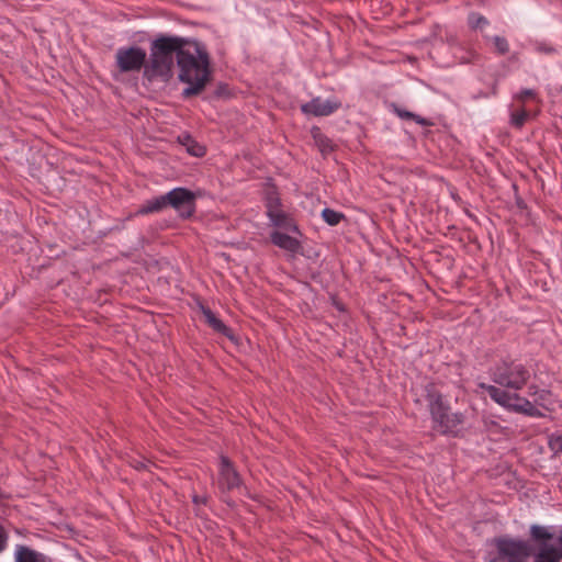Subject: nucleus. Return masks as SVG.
I'll list each match as a JSON object with an SVG mask.
<instances>
[{"instance_id": "nucleus-1", "label": "nucleus", "mask_w": 562, "mask_h": 562, "mask_svg": "<svg viewBox=\"0 0 562 562\" xmlns=\"http://www.w3.org/2000/svg\"><path fill=\"white\" fill-rule=\"evenodd\" d=\"M529 378V371L521 363L502 362L491 371V379L498 386L486 383H481L479 386L495 403L510 412L529 417H541L542 413L528 398L517 393L527 384Z\"/></svg>"}, {"instance_id": "nucleus-2", "label": "nucleus", "mask_w": 562, "mask_h": 562, "mask_svg": "<svg viewBox=\"0 0 562 562\" xmlns=\"http://www.w3.org/2000/svg\"><path fill=\"white\" fill-rule=\"evenodd\" d=\"M179 80L187 85L182 94H199L210 80V61L204 46L196 41H188L179 52Z\"/></svg>"}, {"instance_id": "nucleus-3", "label": "nucleus", "mask_w": 562, "mask_h": 562, "mask_svg": "<svg viewBox=\"0 0 562 562\" xmlns=\"http://www.w3.org/2000/svg\"><path fill=\"white\" fill-rule=\"evenodd\" d=\"M187 40L178 36H160L150 45V56L145 65L144 76L149 80L167 81L172 75L175 57L179 60V52Z\"/></svg>"}, {"instance_id": "nucleus-4", "label": "nucleus", "mask_w": 562, "mask_h": 562, "mask_svg": "<svg viewBox=\"0 0 562 562\" xmlns=\"http://www.w3.org/2000/svg\"><path fill=\"white\" fill-rule=\"evenodd\" d=\"M428 406L434 422V428L441 434H451L462 423V416L450 414L448 406L443 403L441 395L428 394Z\"/></svg>"}, {"instance_id": "nucleus-5", "label": "nucleus", "mask_w": 562, "mask_h": 562, "mask_svg": "<svg viewBox=\"0 0 562 562\" xmlns=\"http://www.w3.org/2000/svg\"><path fill=\"white\" fill-rule=\"evenodd\" d=\"M530 536L538 543L535 562H560L562 559V547L548 542L554 538V533L549 527L532 525L530 527Z\"/></svg>"}, {"instance_id": "nucleus-6", "label": "nucleus", "mask_w": 562, "mask_h": 562, "mask_svg": "<svg viewBox=\"0 0 562 562\" xmlns=\"http://www.w3.org/2000/svg\"><path fill=\"white\" fill-rule=\"evenodd\" d=\"M498 554L490 562H525L529 557V546L524 540L501 538L496 541Z\"/></svg>"}, {"instance_id": "nucleus-7", "label": "nucleus", "mask_w": 562, "mask_h": 562, "mask_svg": "<svg viewBox=\"0 0 562 562\" xmlns=\"http://www.w3.org/2000/svg\"><path fill=\"white\" fill-rule=\"evenodd\" d=\"M267 214L274 226L283 227L289 231H296L290 216L282 210L280 199L276 188L268 186L265 192Z\"/></svg>"}, {"instance_id": "nucleus-8", "label": "nucleus", "mask_w": 562, "mask_h": 562, "mask_svg": "<svg viewBox=\"0 0 562 562\" xmlns=\"http://www.w3.org/2000/svg\"><path fill=\"white\" fill-rule=\"evenodd\" d=\"M168 206L173 207L180 216L189 217L194 212L195 195L186 188H176L166 193Z\"/></svg>"}, {"instance_id": "nucleus-9", "label": "nucleus", "mask_w": 562, "mask_h": 562, "mask_svg": "<svg viewBox=\"0 0 562 562\" xmlns=\"http://www.w3.org/2000/svg\"><path fill=\"white\" fill-rule=\"evenodd\" d=\"M146 52L140 47L120 48L116 63L122 71L139 70L146 65Z\"/></svg>"}, {"instance_id": "nucleus-10", "label": "nucleus", "mask_w": 562, "mask_h": 562, "mask_svg": "<svg viewBox=\"0 0 562 562\" xmlns=\"http://www.w3.org/2000/svg\"><path fill=\"white\" fill-rule=\"evenodd\" d=\"M340 108V102L335 99L314 98L301 105V111L305 115L327 116Z\"/></svg>"}, {"instance_id": "nucleus-11", "label": "nucleus", "mask_w": 562, "mask_h": 562, "mask_svg": "<svg viewBox=\"0 0 562 562\" xmlns=\"http://www.w3.org/2000/svg\"><path fill=\"white\" fill-rule=\"evenodd\" d=\"M239 477L226 458L221 459L218 484L222 488L232 490L239 485Z\"/></svg>"}, {"instance_id": "nucleus-12", "label": "nucleus", "mask_w": 562, "mask_h": 562, "mask_svg": "<svg viewBox=\"0 0 562 562\" xmlns=\"http://www.w3.org/2000/svg\"><path fill=\"white\" fill-rule=\"evenodd\" d=\"M46 557L31 548L18 544L14 550V562H45Z\"/></svg>"}, {"instance_id": "nucleus-13", "label": "nucleus", "mask_w": 562, "mask_h": 562, "mask_svg": "<svg viewBox=\"0 0 562 562\" xmlns=\"http://www.w3.org/2000/svg\"><path fill=\"white\" fill-rule=\"evenodd\" d=\"M271 240L276 246L290 252H296L300 249V243L295 237L280 232L272 233Z\"/></svg>"}, {"instance_id": "nucleus-14", "label": "nucleus", "mask_w": 562, "mask_h": 562, "mask_svg": "<svg viewBox=\"0 0 562 562\" xmlns=\"http://www.w3.org/2000/svg\"><path fill=\"white\" fill-rule=\"evenodd\" d=\"M168 206L166 194L155 196L147 200L136 212V214L145 215L149 213H158Z\"/></svg>"}, {"instance_id": "nucleus-15", "label": "nucleus", "mask_w": 562, "mask_h": 562, "mask_svg": "<svg viewBox=\"0 0 562 562\" xmlns=\"http://www.w3.org/2000/svg\"><path fill=\"white\" fill-rule=\"evenodd\" d=\"M529 395L533 398L531 402L532 405L540 412L538 406L543 408H548L551 404V393L547 390H539L537 386H529Z\"/></svg>"}, {"instance_id": "nucleus-16", "label": "nucleus", "mask_w": 562, "mask_h": 562, "mask_svg": "<svg viewBox=\"0 0 562 562\" xmlns=\"http://www.w3.org/2000/svg\"><path fill=\"white\" fill-rule=\"evenodd\" d=\"M178 140L180 145L184 147L186 150L194 157H201L205 154V148L198 142H195L189 134L180 135L178 137Z\"/></svg>"}, {"instance_id": "nucleus-17", "label": "nucleus", "mask_w": 562, "mask_h": 562, "mask_svg": "<svg viewBox=\"0 0 562 562\" xmlns=\"http://www.w3.org/2000/svg\"><path fill=\"white\" fill-rule=\"evenodd\" d=\"M202 314L206 321V323L214 328L215 330L226 334L228 331V328L222 323L221 319H218L215 314L206 307H202Z\"/></svg>"}, {"instance_id": "nucleus-18", "label": "nucleus", "mask_w": 562, "mask_h": 562, "mask_svg": "<svg viewBox=\"0 0 562 562\" xmlns=\"http://www.w3.org/2000/svg\"><path fill=\"white\" fill-rule=\"evenodd\" d=\"M315 144L318 146L323 154L331 150L330 140L324 136L318 128L312 131Z\"/></svg>"}, {"instance_id": "nucleus-19", "label": "nucleus", "mask_w": 562, "mask_h": 562, "mask_svg": "<svg viewBox=\"0 0 562 562\" xmlns=\"http://www.w3.org/2000/svg\"><path fill=\"white\" fill-rule=\"evenodd\" d=\"M529 117V112L525 109L512 113L510 122L516 127H521Z\"/></svg>"}, {"instance_id": "nucleus-20", "label": "nucleus", "mask_w": 562, "mask_h": 562, "mask_svg": "<svg viewBox=\"0 0 562 562\" xmlns=\"http://www.w3.org/2000/svg\"><path fill=\"white\" fill-rule=\"evenodd\" d=\"M322 216L329 225H337L342 218V214L330 209L323 210Z\"/></svg>"}, {"instance_id": "nucleus-21", "label": "nucleus", "mask_w": 562, "mask_h": 562, "mask_svg": "<svg viewBox=\"0 0 562 562\" xmlns=\"http://www.w3.org/2000/svg\"><path fill=\"white\" fill-rule=\"evenodd\" d=\"M468 22L472 29H482L488 23L487 20L479 13H471Z\"/></svg>"}, {"instance_id": "nucleus-22", "label": "nucleus", "mask_w": 562, "mask_h": 562, "mask_svg": "<svg viewBox=\"0 0 562 562\" xmlns=\"http://www.w3.org/2000/svg\"><path fill=\"white\" fill-rule=\"evenodd\" d=\"M396 113L402 119L414 120L416 123H418L419 125H423V126L428 125V121L426 119L420 117L412 112L396 109Z\"/></svg>"}, {"instance_id": "nucleus-23", "label": "nucleus", "mask_w": 562, "mask_h": 562, "mask_svg": "<svg viewBox=\"0 0 562 562\" xmlns=\"http://www.w3.org/2000/svg\"><path fill=\"white\" fill-rule=\"evenodd\" d=\"M490 40L493 43V45H494V47H495L497 53L505 54V53L508 52L509 46H508L507 41L504 37L493 36Z\"/></svg>"}, {"instance_id": "nucleus-24", "label": "nucleus", "mask_w": 562, "mask_h": 562, "mask_svg": "<svg viewBox=\"0 0 562 562\" xmlns=\"http://www.w3.org/2000/svg\"><path fill=\"white\" fill-rule=\"evenodd\" d=\"M550 446L554 450H562V437L561 436L552 437L550 439Z\"/></svg>"}, {"instance_id": "nucleus-25", "label": "nucleus", "mask_w": 562, "mask_h": 562, "mask_svg": "<svg viewBox=\"0 0 562 562\" xmlns=\"http://www.w3.org/2000/svg\"><path fill=\"white\" fill-rule=\"evenodd\" d=\"M535 97H536L535 91L530 90V89L522 90L521 92H519L517 94V98L521 101L526 100L527 98H535Z\"/></svg>"}, {"instance_id": "nucleus-26", "label": "nucleus", "mask_w": 562, "mask_h": 562, "mask_svg": "<svg viewBox=\"0 0 562 562\" xmlns=\"http://www.w3.org/2000/svg\"><path fill=\"white\" fill-rule=\"evenodd\" d=\"M8 536L4 529L0 526V552L5 549Z\"/></svg>"}, {"instance_id": "nucleus-27", "label": "nucleus", "mask_w": 562, "mask_h": 562, "mask_svg": "<svg viewBox=\"0 0 562 562\" xmlns=\"http://www.w3.org/2000/svg\"><path fill=\"white\" fill-rule=\"evenodd\" d=\"M558 541H559V544L562 547V528H561V532H560Z\"/></svg>"}, {"instance_id": "nucleus-28", "label": "nucleus", "mask_w": 562, "mask_h": 562, "mask_svg": "<svg viewBox=\"0 0 562 562\" xmlns=\"http://www.w3.org/2000/svg\"><path fill=\"white\" fill-rule=\"evenodd\" d=\"M46 562V561H45Z\"/></svg>"}]
</instances>
